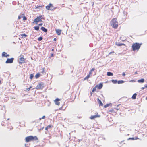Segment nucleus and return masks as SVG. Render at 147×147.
<instances>
[{"label": "nucleus", "instance_id": "obj_33", "mask_svg": "<svg viewBox=\"0 0 147 147\" xmlns=\"http://www.w3.org/2000/svg\"><path fill=\"white\" fill-rule=\"evenodd\" d=\"M45 116H43L41 118H40L39 120H40L41 119H44L45 118Z\"/></svg>", "mask_w": 147, "mask_h": 147}, {"label": "nucleus", "instance_id": "obj_54", "mask_svg": "<svg viewBox=\"0 0 147 147\" xmlns=\"http://www.w3.org/2000/svg\"><path fill=\"white\" fill-rule=\"evenodd\" d=\"M24 14H22V16H24Z\"/></svg>", "mask_w": 147, "mask_h": 147}, {"label": "nucleus", "instance_id": "obj_30", "mask_svg": "<svg viewBox=\"0 0 147 147\" xmlns=\"http://www.w3.org/2000/svg\"><path fill=\"white\" fill-rule=\"evenodd\" d=\"M33 77H34L33 75L32 74H31L30 75V78L31 79L33 78Z\"/></svg>", "mask_w": 147, "mask_h": 147}, {"label": "nucleus", "instance_id": "obj_25", "mask_svg": "<svg viewBox=\"0 0 147 147\" xmlns=\"http://www.w3.org/2000/svg\"><path fill=\"white\" fill-rule=\"evenodd\" d=\"M34 29L35 30L38 31L39 30V28L38 26H35L34 27Z\"/></svg>", "mask_w": 147, "mask_h": 147}, {"label": "nucleus", "instance_id": "obj_50", "mask_svg": "<svg viewBox=\"0 0 147 147\" xmlns=\"http://www.w3.org/2000/svg\"><path fill=\"white\" fill-rule=\"evenodd\" d=\"M54 51V49H52V51Z\"/></svg>", "mask_w": 147, "mask_h": 147}, {"label": "nucleus", "instance_id": "obj_29", "mask_svg": "<svg viewBox=\"0 0 147 147\" xmlns=\"http://www.w3.org/2000/svg\"><path fill=\"white\" fill-rule=\"evenodd\" d=\"M42 37H39V38H38V40L39 41H41V40H42Z\"/></svg>", "mask_w": 147, "mask_h": 147}, {"label": "nucleus", "instance_id": "obj_36", "mask_svg": "<svg viewBox=\"0 0 147 147\" xmlns=\"http://www.w3.org/2000/svg\"><path fill=\"white\" fill-rule=\"evenodd\" d=\"M92 71H90L89 72V74L91 76L92 74Z\"/></svg>", "mask_w": 147, "mask_h": 147}, {"label": "nucleus", "instance_id": "obj_9", "mask_svg": "<svg viewBox=\"0 0 147 147\" xmlns=\"http://www.w3.org/2000/svg\"><path fill=\"white\" fill-rule=\"evenodd\" d=\"M14 59L13 58L8 59L6 61L5 63H11L13 62Z\"/></svg>", "mask_w": 147, "mask_h": 147}, {"label": "nucleus", "instance_id": "obj_23", "mask_svg": "<svg viewBox=\"0 0 147 147\" xmlns=\"http://www.w3.org/2000/svg\"><path fill=\"white\" fill-rule=\"evenodd\" d=\"M97 85H96L95 87H94L92 90V92H94L96 90V88L97 87Z\"/></svg>", "mask_w": 147, "mask_h": 147}, {"label": "nucleus", "instance_id": "obj_52", "mask_svg": "<svg viewBox=\"0 0 147 147\" xmlns=\"http://www.w3.org/2000/svg\"><path fill=\"white\" fill-rule=\"evenodd\" d=\"M131 81L134 82V80H131Z\"/></svg>", "mask_w": 147, "mask_h": 147}, {"label": "nucleus", "instance_id": "obj_22", "mask_svg": "<svg viewBox=\"0 0 147 147\" xmlns=\"http://www.w3.org/2000/svg\"><path fill=\"white\" fill-rule=\"evenodd\" d=\"M40 76V74H37L35 76V77L36 78H38Z\"/></svg>", "mask_w": 147, "mask_h": 147}, {"label": "nucleus", "instance_id": "obj_19", "mask_svg": "<svg viewBox=\"0 0 147 147\" xmlns=\"http://www.w3.org/2000/svg\"><path fill=\"white\" fill-rule=\"evenodd\" d=\"M90 75L88 74L86 77L84 78V80H85L87 79H88L90 77Z\"/></svg>", "mask_w": 147, "mask_h": 147}, {"label": "nucleus", "instance_id": "obj_42", "mask_svg": "<svg viewBox=\"0 0 147 147\" xmlns=\"http://www.w3.org/2000/svg\"><path fill=\"white\" fill-rule=\"evenodd\" d=\"M122 75L123 76H125V74L124 72H123L122 74Z\"/></svg>", "mask_w": 147, "mask_h": 147}, {"label": "nucleus", "instance_id": "obj_5", "mask_svg": "<svg viewBox=\"0 0 147 147\" xmlns=\"http://www.w3.org/2000/svg\"><path fill=\"white\" fill-rule=\"evenodd\" d=\"M21 57L19 59V63L20 64H22L25 63V59L24 58V55L22 54L20 56Z\"/></svg>", "mask_w": 147, "mask_h": 147}, {"label": "nucleus", "instance_id": "obj_27", "mask_svg": "<svg viewBox=\"0 0 147 147\" xmlns=\"http://www.w3.org/2000/svg\"><path fill=\"white\" fill-rule=\"evenodd\" d=\"M111 81L114 84H116L117 82V81L116 80H111Z\"/></svg>", "mask_w": 147, "mask_h": 147}, {"label": "nucleus", "instance_id": "obj_10", "mask_svg": "<svg viewBox=\"0 0 147 147\" xmlns=\"http://www.w3.org/2000/svg\"><path fill=\"white\" fill-rule=\"evenodd\" d=\"M60 100V99L59 98H57L54 100V102L56 105H59L60 104V102H59Z\"/></svg>", "mask_w": 147, "mask_h": 147}, {"label": "nucleus", "instance_id": "obj_11", "mask_svg": "<svg viewBox=\"0 0 147 147\" xmlns=\"http://www.w3.org/2000/svg\"><path fill=\"white\" fill-rule=\"evenodd\" d=\"M9 54H8L6 52H3L2 54V57H9Z\"/></svg>", "mask_w": 147, "mask_h": 147}, {"label": "nucleus", "instance_id": "obj_43", "mask_svg": "<svg viewBox=\"0 0 147 147\" xmlns=\"http://www.w3.org/2000/svg\"><path fill=\"white\" fill-rule=\"evenodd\" d=\"M42 25V23H40V24H39V26H41Z\"/></svg>", "mask_w": 147, "mask_h": 147}, {"label": "nucleus", "instance_id": "obj_16", "mask_svg": "<svg viewBox=\"0 0 147 147\" xmlns=\"http://www.w3.org/2000/svg\"><path fill=\"white\" fill-rule=\"evenodd\" d=\"M144 79L143 78H142L141 79L138 80V81L139 83H142L144 82Z\"/></svg>", "mask_w": 147, "mask_h": 147}, {"label": "nucleus", "instance_id": "obj_28", "mask_svg": "<svg viewBox=\"0 0 147 147\" xmlns=\"http://www.w3.org/2000/svg\"><path fill=\"white\" fill-rule=\"evenodd\" d=\"M32 88L31 86L29 88H27L25 89V90L26 91H28L30 90V89Z\"/></svg>", "mask_w": 147, "mask_h": 147}, {"label": "nucleus", "instance_id": "obj_56", "mask_svg": "<svg viewBox=\"0 0 147 147\" xmlns=\"http://www.w3.org/2000/svg\"><path fill=\"white\" fill-rule=\"evenodd\" d=\"M146 99H147V97H146Z\"/></svg>", "mask_w": 147, "mask_h": 147}, {"label": "nucleus", "instance_id": "obj_46", "mask_svg": "<svg viewBox=\"0 0 147 147\" xmlns=\"http://www.w3.org/2000/svg\"><path fill=\"white\" fill-rule=\"evenodd\" d=\"M56 40H57V39H56V38H54L53 39V40H54V41H56Z\"/></svg>", "mask_w": 147, "mask_h": 147}, {"label": "nucleus", "instance_id": "obj_26", "mask_svg": "<svg viewBox=\"0 0 147 147\" xmlns=\"http://www.w3.org/2000/svg\"><path fill=\"white\" fill-rule=\"evenodd\" d=\"M111 104H107L104 106V107L105 108H107L109 107Z\"/></svg>", "mask_w": 147, "mask_h": 147}, {"label": "nucleus", "instance_id": "obj_41", "mask_svg": "<svg viewBox=\"0 0 147 147\" xmlns=\"http://www.w3.org/2000/svg\"><path fill=\"white\" fill-rule=\"evenodd\" d=\"M134 138V140H137V139H139V138L137 137H135V138Z\"/></svg>", "mask_w": 147, "mask_h": 147}, {"label": "nucleus", "instance_id": "obj_17", "mask_svg": "<svg viewBox=\"0 0 147 147\" xmlns=\"http://www.w3.org/2000/svg\"><path fill=\"white\" fill-rule=\"evenodd\" d=\"M41 29L42 31L44 32H47V29L44 27H41Z\"/></svg>", "mask_w": 147, "mask_h": 147}, {"label": "nucleus", "instance_id": "obj_48", "mask_svg": "<svg viewBox=\"0 0 147 147\" xmlns=\"http://www.w3.org/2000/svg\"><path fill=\"white\" fill-rule=\"evenodd\" d=\"M134 74H137V71H136L134 73Z\"/></svg>", "mask_w": 147, "mask_h": 147}, {"label": "nucleus", "instance_id": "obj_53", "mask_svg": "<svg viewBox=\"0 0 147 147\" xmlns=\"http://www.w3.org/2000/svg\"><path fill=\"white\" fill-rule=\"evenodd\" d=\"M1 81L0 80V84H1Z\"/></svg>", "mask_w": 147, "mask_h": 147}, {"label": "nucleus", "instance_id": "obj_2", "mask_svg": "<svg viewBox=\"0 0 147 147\" xmlns=\"http://www.w3.org/2000/svg\"><path fill=\"white\" fill-rule=\"evenodd\" d=\"M111 24L114 28H117L118 26V23L117 19L115 18H113L111 21Z\"/></svg>", "mask_w": 147, "mask_h": 147}, {"label": "nucleus", "instance_id": "obj_1", "mask_svg": "<svg viewBox=\"0 0 147 147\" xmlns=\"http://www.w3.org/2000/svg\"><path fill=\"white\" fill-rule=\"evenodd\" d=\"M142 45V43H139L137 42L133 43L132 46V50L134 51H138Z\"/></svg>", "mask_w": 147, "mask_h": 147}, {"label": "nucleus", "instance_id": "obj_24", "mask_svg": "<svg viewBox=\"0 0 147 147\" xmlns=\"http://www.w3.org/2000/svg\"><path fill=\"white\" fill-rule=\"evenodd\" d=\"M124 82L123 80H119L117 82L118 84L123 83Z\"/></svg>", "mask_w": 147, "mask_h": 147}, {"label": "nucleus", "instance_id": "obj_39", "mask_svg": "<svg viewBox=\"0 0 147 147\" xmlns=\"http://www.w3.org/2000/svg\"><path fill=\"white\" fill-rule=\"evenodd\" d=\"M125 45V44L123 43V44H119V45H119V46H121V45Z\"/></svg>", "mask_w": 147, "mask_h": 147}, {"label": "nucleus", "instance_id": "obj_21", "mask_svg": "<svg viewBox=\"0 0 147 147\" xmlns=\"http://www.w3.org/2000/svg\"><path fill=\"white\" fill-rule=\"evenodd\" d=\"M107 75L108 76H112L113 75V74L112 73L110 72H107Z\"/></svg>", "mask_w": 147, "mask_h": 147}, {"label": "nucleus", "instance_id": "obj_32", "mask_svg": "<svg viewBox=\"0 0 147 147\" xmlns=\"http://www.w3.org/2000/svg\"><path fill=\"white\" fill-rule=\"evenodd\" d=\"M22 15H20L19 16H18V19H20L21 18H22Z\"/></svg>", "mask_w": 147, "mask_h": 147}, {"label": "nucleus", "instance_id": "obj_35", "mask_svg": "<svg viewBox=\"0 0 147 147\" xmlns=\"http://www.w3.org/2000/svg\"><path fill=\"white\" fill-rule=\"evenodd\" d=\"M52 126L51 125H48L47 127L48 128H51V127Z\"/></svg>", "mask_w": 147, "mask_h": 147}, {"label": "nucleus", "instance_id": "obj_37", "mask_svg": "<svg viewBox=\"0 0 147 147\" xmlns=\"http://www.w3.org/2000/svg\"><path fill=\"white\" fill-rule=\"evenodd\" d=\"M95 69L94 68H92V69L90 70L92 72L94 71V70Z\"/></svg>", "mask_w": 147, "mask_h": 147}, {"label": "nucleus", "instance_id": "obj_55", "mask_svg": "<svg viewBox=\"0 0 147 147\" xmlns=\"http://www.w3.org/2000/svg\"><path fill=\"white\" fill-rule=\"evenodd\" d=\"M9 119H7V120H9Z\"/></svg>", "mask_w": 147, "mask_h": 147}, {"label": "nucleus", "instance_id": "obj_12", "mask_svg": "<svg viewBox=\"0 0 147 147\" xmlns=\"http://www.w3.org/2000/svg\"><path fill=\"white\" fill-rule=\"evenodd\" d=\"M56 32L58 35H60L61 33V30L59 29L56 30Z\"/></svg>", "mask_w": 147, "mask_h": 147}, {"label": "nucleus", "instance_id": "obj_47", "mask_svg": "<svg viewBox=\"0 0 147 147\" xmlns=\"http://www.w3.org/2000/svg\"><path fill=\"white\" fill-rule=\"evenodd\" d=\"M144 88H145V87H142V88H141V89L142 90H144Z\"/></svg>", "mask_w": 147, "mask_h": 147}, {"label": "nucleus", "instance_id": "obj_38", "mask_svg": "<svg viewBox=\"0 0 147 147\" xmlns=\"http://www.w3.org/2000/svg\"><path fill=\"white\" fill-rule=\"evenodd\" d=\"M114 110L113 109L110 110L109 111V112H113Z\"/></svg>", "mask_w": 147, "mask_h": 147}, {"label": "nucleus", "instance_id": "obj_14", "mask_svg": "<svg viewBox=\"0 0 147 147\" xmlns=\"http://www.w3.org/2000/svg\"><path fill=\"white\" fill-rule=\"evenodd\" d=\"M97 85V87L99 89H101L103 86V85L101 83H100L98 85Z\"/></svg>", "mask_w": 147, "mask_h": 147}, {"label": "nucleus", "instance_id": "obj_3", "mask_svg": "<svg viewBox=\"0 0 147 147\" xmlns=\"http://www.w3.org/2000/svg\"><path fill=\"white\" fill-rule=\"evenodd\" d=\"M26 142H28L31 141H34L38 140V138L36 136H30L26 137L25 139Z\"/></svg>", "mask_w": 147, "mask_h": 147}, {"label": "nucleus", "instance_id": "obj_15", "mask_svg": "<svg viewBox=\"0 0 147 147\" xmlns=\"http://www.w3.org/2000/svg\"><path fill=\"white\" fill-rule=\"evenodd\" d=\"M45 67H43L42 68V71H41V73L42 74H46V73L45 72Z\"/></svg>", "mask_w": 147, "mask_h": 147}, {"label": "nucleus", "instance_id": "obj_13", "mask_svg": "<svg viewBox=\"0 0 147 147\" xmlns=\"http://www.w3.org/2000/svg\"><path fill=\"white\" fill-rule=\"evenodd\" d=\"M97 100L98 102L99 106H102L103 105V104L102 102L98 98L97 99Z\"/></svg>", "mask_w": 147, "mask_h": 147}, {"label": "nucleus", "instance_id": "obj_45", "mask_svg": "<svg viewBox=\"0 0 147 147\" xmlns=\"http://www.w3.org/2000/svg\"><path fill=\"white\" fill-rule=\"evenodd\" d=\"M13 129V127L11 126V127L10 128V129Z\"/></svg>", "mask_w": 147, "mask_h": 147}, {"label": "nucleus", "instance_id": "obj_4", "mask_svg": "<svg viewBox=\"0 0 147 147\" xmlns=\"http://www.w3.org/2000/svg\"><path fill=\"white\" fill-rule=\"evenodd\" d=\"M44 19L42 16H40L37 17L34 20L33 23L34 24H37L38 22H42V19Z\"/></svg>", "mask_w": 147, "mask_h": 147}, {"label": "nucleus", "instance_id": "obj_34", "mask_svg": "<svg viewBox=\"0 0 147 147\" xmlns=\"http://www.w3.org/2000/svg\"><path fill=\"white\" fill-rule=\"evenodd\" d=\"M114 53V51H112L111 52H110L109 53V54H111L112 53Z\"/></svg>", "mask_w": 147, "mask_h": 147}, {"label": "nucleus", "instance_id": "obj_20", "mask_svg": "<svg viewBox=\"0 0 147 147\" xmlns=\"http://www.w3.org/2000/svg\"><path fill=\"white\" fill-rule=\"evenodd\" d=\"M21 36H22L21 38H23L26 37L27 36V35L25 34H21Z\"/></svg>", "mask_w": 147, "mask_h": 147}, {"label": "nucleus", "instance_id": "obj_18", "mask_svg": "<svg viewBox=\"0 0 147 147\" xmlns=\"http://www.w3.org/2000/svg\"><path fill=\"white\" fill-rule=\"evenodd\" d=\"M137 96V94L136 93L134 94L132 97V98L133 99H135L136 98V96Z\"/></svg>", "mask_w": 147, "mask_h": 147}, {"label": "nucleus", "instance_id": "obj_6", "mask_svg": "<svg viewBox=\"0 0 147 147\" xmlns=\"http://www.w3.org/2000/svg\"><path fill=\"white\" fill-rule=\"evenodd\" d=\"M53 5L51 3H50L49 5L46 6V8L48 10H53Z\"/></svg>", "mask_w": 147, "mask_h": 147}, {"label": "nucleus", "instance_id": "obj_51", "mask_svg": "<svg viewBox=\"0 0 147 147\" xmlns=\"http://www.w3.org/2000/svg\"><path fill=\"white\" fill-rule=\"evenodd\" d=\"M145 88H147V85H146L145 86Z\"/></svg>", "mask_w": 147, "mask_h": 147}, {"label": "nucleus", "instance_id": "obj_44", "mask_svg": "<svg viewBox=\"0 0 147 147\" xmlns=\"http://www.w3.org/2000/svg\"><path fill=\"white\" fill-rule=\"evenodd\" d=\"M48 128L47 127H46L45 128V130H48Z\"/></svg>", "mask_w": 147, "mask_h": 147}, {"label": "nucleus", "instance_id": "obj_31", "mask_svg": "<svg viewBox=\"0 0 147 147\" xmlns=\"http://www.w3.org/2000/svg\"><path fill=\"white\" fill-rule=\"evenodd\" d=\"M26 19H27V18L25 16H23V20L24 21L25 20H26Z\"/></svg>", "mask_w": 147, "mask_h": 147}, {"label": "nucleus", "instance_id": "obj_7", "mask_svg": "<svg viewBox=\"0 0 147 147\" xmlns=\"http://www.w3.org/2000/svg\"><path fill=\"white\" fill-rule=\"evenodd\" d=\"M44 87V84L42 82L40 83L36 86V89H42Z\"/></svg>", "mask_w": 147, "mask_h": 147}, {"label": "nucleus", "instance_id": "obj_8", "mask_svg": "<svg viewBox=\"0 0 147 147\" xmlns=\"http://www.w3.org/2000/svg\"><path fill=\"white\" fill-rule=\"evenodd\" d=\"M100 116L98 115V113L94 115H92L90 117V119L91 120H94L96 118L99 117Z\"/></svg>", "mask_w": 147, "mask_h": 147}, {"label": "nucleus", "instance_id": "obj_40", "mask_svg": "<svg viewBox=\"0 0 147 147\" xmlns=\"http://www.w3.org/2000/svg\"><path fill=\"white\" fill-rule=\"evenodd\" d=\"M128 139H131L132 140H134V138H129Z\"/></svg>", "mask_w": 147, "mask_h": 147}, {"label": "nucleus", "instance_id": "obj_49", "mask_svg": "<svg viewBox=\"0 0 147 147\" xmlns=\"http://www.w3.org/2000/svg\"><path fill=\"white\" fill-rule=\"evenodd\" d=\"M53 56V54H51V56L52 57Z\"/></svg>", "mask_w": 147, "mask_h": 147}]
</instances>
